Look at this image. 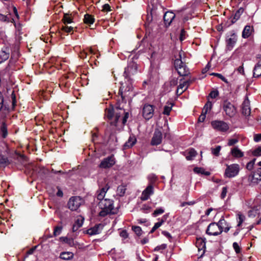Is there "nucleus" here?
Here are the masks:
<instances>
[{"label": "nucleus", "mask_w": 261, "mask_h": 261, "mask_svg": "<svg viewBox=\"0 0 261 261\" xmlns=\"http://www.w3.org/2000/svg\"><path fill=\"white\" fill-rule=\"evenodd\" d=\"M137 139L135 136H130L127 141L123 145V149H127L132 147L136 143Z\"/></svg>", "instance_id": "18"}, {"label": "nucleus", "mask_w": 261, "mask_h": 261, "mask_svg": "<svg viewBox=\"0 0 261 261\" xmlns=\"http://www.w3.org/2000/svg\"><path fill=\"white\" fill-rule=\"evenodd\" d=\"M126 190V186L121 185L117 187V194L120 197L123 196Z\"/></svg>", "instance_id": "29"}, {"label": "nucleus", "mask_w": 261, "mask_h": 261, "mask_svg": "<svg viewBox=\"0 0 261 261\" xmlns=\"http://www.w3.org/2000/svg\"><path fill=\"white\" fill-rule=\"evenodd\" d=\"M95 19L94 17L89 14H86L84 16V22L85 23L89 25L93 24L94 22Z\"/></svg>", "instance_id": "27"}, {"label": "nucleus", "mask_w": 261, "mask_h": 261, "mask_svg": "<svg viewBox=\"0 0 261 261\" xmlns=\"http://www.w3.org/2000/svg\"><path fill=\"white\" fill-rule=\"evenodd\" d=\"M172 106L173 104L172 103H167L164 108V111L163 113L164 115H169L172 110Z\"/></svg>", "instance_id": "32"}, {"label": "nucleus", "mask_w": 261, "mask_h": 261, "mask_svg": "<svg viewBox=\"0 0 261 261\" xmlns=\"http://www.w3.org/2000/svg\"><path fill=\"white\" fill-rule=\"evenodd\" d=\"M179 58L176 59L174 62V67L180 76H185L190 74V71L185 63L181 59V55L179 54Z\"/></svg>", "instance_id": "4"}, {"label": "nucleus", "mask_w": 261, "mask_h": 261, "mask_svg": "<svg viewBox=\"0 0 261 261\" xmlns=\"http://www.w3.org/2000/svg\"><path fill=\"white\" fill-rule=\"evenodd\" d=\"M196 246L199 250H203L204 251L205 249V239L197 238L196 242Z\"/></svg>", "instance_id": "24"}, {"label": "nucleus", "mask_w": 261, "mask_h": 261, "mask_svg": "<svg viewBox=\"0 0 261 261\" xmlns=\"http://www.w3.org/2000/svg\"><path fill=\"white\" fill-rule=\"evenodd\" d=\"M115 164V159L113 155H111L103 159L99 165L100 168H109Z\"/></svg>", "instance_id": "10"}, {"label": "nucleus", "mask_w": 261, "mask_h": 261, "mask_svg": "<svg viewBox=\"0 0 261 261\" xmlns=\"http://www.w3.org/2000/svg\"><path fill=\"white\" fill-rule=\"evenodd\" d=\"M237 70L239 73L244 75L245 74V72H244V67H243V63H242V65L239 66L237 68Z\"/></svg>", "instance_id": "59"}, {"label": "nucleus", "mask_w": 261, "mask_h": 261, "mask_svg": "<svg viewBox=\"0 0 261 261\" xmlns=\"http://www.w3.org/2000/svg\"><path fill=\"white\" fill-rule=\"evenodd\" d=\"M222 108L225 115L230 118L233 117L237 114L236 107L228 100L223 101Z\"/></svg>", "instance_id": "5"}, {"label": "nucleus", "mask_w": 261, "mask_h": 261, "mask_svg": "<svg viewBox=\"0 0 261 261\" xmlns=\"http://www.w3.org/2000/svg\"><path fill=\"white\" fill-rule=\"evenodd\" d=\"M74 224L76 225L79 228L81 227L83 224V219H77Z\"/></svg>", "instance_id": "57"}, {"label": "nucleus", "mask_w": 261, "mask_h": 261, "mask_svg": "<svg viewBox=\"0 0 261 261\" xmlns=\"http://www.w3.org/2000/svg\"><path fill=\"white\" fill-rule=\"evenodd\" d=\"M110 187L106 185L104 187L102 188L101 189H100L99 191H97V198L98 200L101 201L102 200H103L104 197L106 195V193L108 191V190L109 189Z\"/></svg>", "instance_id": "20"}, {"label": "nucleus", "mask_w": 261, "mask_h": 261, "mask_svg": "<svg viewBox=\"0 0 261 261\" xmlns=\"http://www.w3.org/2000/svg\"><path fill=\"white\" fill-rule=\"evenodd\" d=\"M73 253L71 252H62L60 253L59 257L63 260H69L73 257Z\"/></svg>", "instance_id": "26"}, {"label": "nucleus", "mask_w": 261, "mask_h": 261, "mask_svg": "<svg viewBox=\"0 0 261 261\" xmlns=\"http://www.w3.org/2000/svg\"><path fill=\"white\" fill-rule=\"evenodd\" d=\"M115 110L113 108L110 107L106 109L105 116L109 120L114 117Z\"/></svg>", "instance_id": "28"}, {"label": "nucleus", "mask_w": 261, "mask_h": 261, "mask_svg": "<svg viewBox=\"0 0 261 261\" xmlns=\"http://www.w3.org/2000/svg\"><path fill=\"white\" fill-rule=\"evenodd\" d=\"M259 214L258 210L257 207H253L250 210L248 213L249 217H255Z\"/></svg>", "instance_id": "35"}, {"label": "nucleus", "mask_w": 261, "mask_h": 261, "mask_svg": "<svg viewBox=\"0 0 261 261\" xmlns=\"http://www.w3.org/2000/svg\"><path fill=\"white\" fill-rule=\"evenodd\" d=\"M212 106V103L211 101H208L205 105L202 110V112L206 114V113L211 110Z\"/></svg>", "instance_id": "36"}, {"label": "nucleus", "mask_w": 261, "mask_h": 261, "mask_svg": "<svg viewBox=\"0 0 261 261\" xmlns=\"http://www.w3.org/2000/svg\"><path fill=\"white\" fill-rule=\"evenodd\" d=\"M219 95V92L217 90H214L211 92V93L209 94V97H211L212 98H215L216 97H217Z\"/></svg>", "instance_id": "50"}, {"label": "nucleus", "mask_w": 261, "mask_h": 261, "mask_svg": "<svg viewBox=\"0 0 261 261\" xmlns=\"http://www.w3.org/2000/svg\"><path fill=\"white\" fill-rule=\"evenodd\" d=\"M138 66L137 64L134 61H130L128 63L127 67L125 68L124 72V76L126 79H127L129 85L125 88V86L122 84L119 89V94L121 95L122 99L123 100L125 96V93L126 91L127 92L132 90L133 87L131 85L132 80L131 76L135 75L137 72Z\"/></svg>", "instance_id": "1"}, {"label": "nucleus", "mask_w": 261, "mask_h": 261, "mask_svg": "<svg viewBox=\"0 0 261 261\" xmlns=\"http://www.w3.org/2000/svg\"><path fill=\"white\" fill-rule=\"evenodd\" d=\"M62 21L65 24H69L72 22V18L69 14H65L62 19Z\"/></svg>", "instance_id": "34"}, {"label": "nucleus", "mask_w": 261, "mask_h": 261, "mask_svg": "<svg viewBox=\"0 0 261 261\" xmlns=\"http://www.w3.org/2000/svg\"><path fill=\"white\" fill-rule=\"evenodd\" d=\"M211 125L214 129L222 132L227 131L229 128L226 122L221 120L213 121L211 122Z\"/></svg>", "instance_id": "8"}, {"label": "nucleus", "mask_w": 261, "mask_h": 261, "mask_svg": "<svg viewBox=\"0 0 261 261\" xmlns=\"http://www.w3.org/2000/svg\"><path fill=\"white\" fill-rule=\"evenodd\" d=\"M233 248L237 253H239L241 251V248L239 244L237 242H234L232 244Z\"/></svg>", "instance_id": "49"}, {"label": "nucleus", "mask_w": 261, "mask_h": 261, "mask_svg": "<svg viewBox=\"0 0 261 261\" xmlns=\"http://www.w3.org/2000/svg\"><path fill=\"white\" fill-rule=\"evenodd\" d=\"M227 192V187H224L222 188V192H221V198L222 199H224L226 197Z\"/></svg>", "instance_id": "54"}, {"label": "nucleus", "mask_w": 261, "mask_h": 261, "mask_svg": "<svg viewBox=\"0 0 261 261\" xmlns=\"http://www.w3.org/2000/svg\"><path fill=\"white\" fill-rule=\"evenodd\" d=\"M254 141L256 142L261 141V134L255 135L254 136Z\"/></svg>", "instance_id": "62"}, {"label": "nucleus", "mask_w": 261, "mask_h": 261, "mask_svg": "<svg viewBox=\"0 0 261 261\" xmlns=\"http://www.w3.org/2000/svg\"><path fill=\"white\" fill-rule=\"evenodd\" d=\"M231 154L235 158H240L244 156V153L238 147L231 149Z\"/></svg>", "instance_id": "25"}, {"label": "nucleus", "mask_w": 261, "mask_h": 261, "mask_svg": "<svg viewBox=\"0 0 261 261\" xmlns=\"http://www.w3.org/2000/svg\"><path fill=\"white\" fill-rule=\"evenodd\" d=\"M11 97L12 99L13 108H14L16 102V96L14 90H13L12 91H11Z\"/></svg>", "instance_id": "46"}, {"label": "nucleus", "mask_w": 261, "mask_h": 261, "mask_svg": "<svg viewBox=\"0 0 261 261\" xmlns=\"http://www.w3.org/2000/svg\"><path fill=\"white\" fill-rule=\"evenodd\" d=\"M237 221H238V227H240L243 222L245 220V216L242 215L241 213H239L237 214Z\"/></svg>", "instance_id": "33"}, {"label": "nucleus", "mask_w": 261, "mask_h": 261, "mask_svg": "<svg viewBox=\"0 0 261 261\" xmlns=\"http://www.w3.org/2000/svg\"><path fill=\"white\" fill-rule=\"evenodd\" d=\"M62 30L66 33H70L73 30V27L65 26L62 27Z\"/></svg>", "instance_id": "56"}, {"label": "nucleus", "mask_w": 261, "mask_h": 261, "mask_svg": "<svg viewBox=\"0 0 261 261\" xmlns=\"http://www.w3.org/2000/svg\"><path fill=\"white\" fill-rule=\"evenodd\" d=\"M244 12V9L242 8H240L239 9V10L235 13L233 18L232 19L231 21L232 23H234L236 22L237 20H238L239 18L240 17V16L243 14Z\"/></svg>", "instance_id": "31"}, {"label": "nucleus", "mask_w": 261, "mask_h": 261, "mask_svg": "<svg viewBox=\"0 0 261 261\" xmlns=\"http://www.w3.org/2000/svg\"><path fill=\"white\" fill-rule=\"evenodd\" d=\"M103 227L104 225L102 224H96L94 227L88 229L87 230V233L90 236L99 234L101 232Z\"/></svg>", "instance_id": "13"}, {"label": "nucleus", "mask_w": 261, "mask_h": 261, "mask_svg": "<svg viewBox=\"0 0 261 261\" xmlns=\"http://www.w3.org/2000/svg\"><path fill=\"white\" fill-rule=\"evenodd\" d=\"M186 36V32L184 29H182L180 32L179 39L181 41L185 39Z\"/></svg>", "instance_id": "52"}, {"label": "nucleus", "mask_w": 261, "mask_h": 261, "mask_svg": "<svg viewBox=\"0 0 261 261\" xmlns=\"http://www.w3.org/2000/svg\"><path fill=\"white\" fill-rule=\"evenodd\" d=\"M9 58V54L5 51H2L0 54V63L6 60Z\"/></svg>", "instance_id": "43"}, {"label": "nucleus", "mask_w": 261, "mask_h": 261, "mask_svg": "<svg viewBox=\"0 0 261 261\" xmlns=\"http://www.w3.org/2000/svg\"><path fill=\"white\" fill-rule=\"evenodd\" d=\"M206 117V114L202 112L201 115L199 117L198 121L200 122H202L204 121Z\"/></svg>", "instance_id": "61"}, {"label": "nucleus", "mask_w": 261, "mask_h": 261, "mask_svg": "<svg viewBox=\"0 0 261 261\" xmlns=\"http://www.w3.org/2000/svg\"><path fill=\"white\" fill-rule=\"evenodd\" d=\"M129 117V113L125 111V113L123 114V116L122 117V123L123 124H125L127 121V120Z\"/></svg>", "instance_id": "55"}, {"label": "nucleus", "mask_w": 261, "mask_h": 261, "mask_svg": "<svg viewBox=\"0 0 261 261\" xmlns=\"http://www.w3.org/2000/svg\"><path fill=\"white\" fill-rule=\"evenodd\" d=\"M120 236L124 239H126L128 237V233L126 230H122L120 234Z\"/></svg>", "instance_id": "63"}, {"label": "nucleus", "mask_w": 261, "mask_h": 261, "mask_svg": "<svg viewBox=\"0 0 261 261\" xmlns=\"http://www.w3.org/2000/svg\"><path fill=\"white\" fill-rule=\"evenodd\" d=\"M192 83V81L188 80L182 83H180L179 86L177 87L176 90V94L178 95H180L184 91H185Z\"/></svg>", "instance_id": "16"}, {"label": "nucleus", "mask_w": 261, "mask_h": 261, "mask_svg": "<svg viewBox=\"0 0 261 261\" xmlns=\"http://www.w3.org/2000/svg\"><path fill=\"white\" fill-rule=\"evenodd\" d=\"M185 155L187 160H192L197 155L196 151L193 148H190L188 151L185 152Z\"/></svg>", "instance_id": "23"}, {"label": "nucleus", "mask_w": 261, "mask_h": 261, "mask_svg": "<svg viewBox=\"0 0 261 261\" xmlns=\"http://www.w3.org/2000/svg\"><path fill=\"white\" fill-rule=\"evenodd\" d=\"M255 160L256 159H254L253 160H252V161H250L249 163H247L246 165V168L248 170L250 171L253 169Z\"/></svg>", "instance_id": "45"}, {"label": "nucleus", "mask_w": 261, "mask_h": 261, "mask_svg": "<svg viewBox=\"0 0 261 261\" xmlns=\"http://www.w3.org/2000/svg\"><path fill=\"white\" fill-rule=\"evenodd\" d=\"M252 154L254 156H260L261 155V146H259L256 148L253 152Z\"/></svg>", "instance_id": "48"}, {"label": "nucleus", "mask_w": 261, "mask_h": 261, "mask_svg": "<svg viewBox=\"0 0 261 261\" xmlns=\"http://www.w3.org/2000/svg\"><path fill=\"white\" fill-rule=\"evenodd\" d=\"M250 101L248 98L246 97L242 103V113L244 115L248 116L250 115Z\"/></svg>", "instance_id": "15"}, {"label": "nucleus", "mask_w": 261, "mask_h": 261, "mask_svg": "<svg viewBox=\"0 0 261 261\" xmlns=\"http://www.w3.org/2000/svg\"><path fill=\"white\" fill-rule=\"evenodd\" d=\"M111 10V7L109 4H106L102 6V11L105 12H109Z\"/></svg>", "instance_id": "58"}, {"label": "nucleus", "mask_w": 261, "mask_h": 261, "mask_svg": "<svg viewBox=\"0 0 261 261\" xmlns=\"http://www.w3.org/2000/svg\"><path fill=\"white\" fill-rule=\"evenodd\" d=\"M148 179L151 181L153 182L156 180V176L154 174H150L148 176Z\"/></svg>", "instance_id": "64"}, {"label": "nucleus", "mask_w": 261, "mask_h": 261, "mask_svg": "<svg viewBox=\"0 0 261 261\" xmlns=\"http://www.w3.org/2000/svg\"><path fill=\"white\" fill-rule=\"evenodd\" d=\"M239 171V165L237 164H232L230 165H227L224 174L226 177L231 178L237 176Z\"/></svg>", "instance_id": "6"}, {"label": "nucleus", "mask_w": 261, "mask_h": 261, "mask_svg": "<svg viewBox=\"0 0 261 261\" xmlns=\"http://www.w3.org/2000/svg\"><path fill=\"white\" fill-rule=\"evenodd\" d=\"M162 141V133L159 129H155L151 139L150 144L155 146L160 144Z\"/></svg>", "instance_id": "12"}, {"label": "nucleus", "mask_w": 261, "mask_h": 261, "mask_svg": "<svg viewBox=\"0 0 261 261\" xmlns=\"http://www.w3.org/2000/svg\"><path fill=\"white\" fill-rule=\"evenodd\" d=\"M237 41V36L235 33H231L227 36L226 40L227 49L231 50L234 47Z\"/></svg>", "instance_id": "11"}, {"label": "nucleus", "mask_w": 261, "mask_h": 261, "mask_svg": "<svg viewBox=\"0 0 261 261\" xmlns=\"http://www.w3.org/2000/svg\"><path fill=\"white\" fill-rule=\"evenodd\" d=\"M99 206L101 208L99 215L105 217L112 212L114 208L113 201L109 199H105L99 202Z\"/></svg>", "instance_id": "3"}, {"label": "nucleus", "mask_w": 261, "mask_h": 261, "mask_svg": "<svg viewBox=\"0 0 261 261\" xmlns=\"http://www.w3.org/2000/svg\"><path fill=\"white\" fill-rule=\"evenodd\" d=\"M8 160L3 156H0V166H4L7 164Z\"/></svg>", "instance_id": "53"}, {"label": "nucleus", "mask_w": 261, "mask_h": 261, "mask_svg": "<svg viewBox=\"0 0 261 261\" xmlns=\"http://www.w3.org/2000/svg\"><path fill=\"white\" fill-rule=\"evenodd\" d=\"M60 239L62 242L68 244L70 246H72L73 244V240L72 239L68 238L67 237H61Z\"/></svg>", "instance_id": "37"}, {"label": "nucleus", "mask_w": 261, "mask_h": 261, "mask_svg": "<svg viewBox=\"0 0 261 261\" xmlns=\"http://www.w3.org/2000/svg\"><path fill=\"white\" fill-rule=\"evenodd\" d=\"M261 75V68L254 67L253 69V76L255 77H259Z\"/></svg>", "instance_id": "41"}, {"label": "nucleus", "mask_w": 261, "mask_h": 261, "mask_svg": "<svg viewBox=\"0 0 261 261\" xmlns=\"http://www.w3.org/2000/svg\"><path fill=\"white\" fill-rule=\"evenodd\" d=\"M154 114V107L152 105L149 104H145L142 110L143 117L146 120H149L151 119Z\"/></svg>", "instance_id": "9"}, {"label": "nucleus", "mask_w": 261, "mask_h": 261, "mask_svg": "<svg viewBox=\"0 0 261 261\" xmlns=\"http://www.w3.org/2000/svg\"><path fill=\"white\" fill-rule=\"evenodd\" d=\"M226 222L224 219L221 218L218 223H211L208 226L206 233L209 236H218L223 230V227L226 225Z\"/></svg>", "instance_id": "2"}, {"label": "nucleus", "mask_w": 261, "mask_h": 261, "mask_svg": "<svg viewBox=\"0 0 261 261\" xmlns=\"http://www.w3.org/2000/svg\"><path fill=\"white\" fill-rule=\"evenodd\" d=\"M62 227L61 226H56L54 231V236H57L61 233Z\"/></svg>", "instance_id": "47"}, {"label": "nucleus", "mask_w": 261, "mask_h": 261, "mask_svg": "<svg viewBox=\"0 0 261 261\" xmlns=\"http://www.w3.org/2000/svg\"><path fill=\"white\" fill-rule=\"evenodd\" d=\"M168 218V215H164L161 218H159V222L155 223L150 230V233H153L156 229L159 228L167 220Z\"/></svg>", "instance_id": "19"}, {"label": "nucleus", "mask_w": 261, "mask_h": 261, "mask_svg": "<svg viewBox=\"0 0 261 261\" xmlns=\"http://www.w3.org/2000/svg\"><path fill=\"white\" fill-rule=\"evenodd\" d=\"M164 212H165V210L163 208L160 207V208L156 209L154 211V212L152 213V215L154 217H156L158 215L163 214L164 213Z\"/></svg>", "instance_id": "39"}, {"label": "nucleus", "mask_w": 261, "mask_h": 261, "mask_svg": "<svg viewBox=\"0 0 261 261\" xmlns=\"http://www.w3.org/2000/svg\"><path fill=\"white\" fill-rule=\"evenodd\" d=\"M132 229L137 236H140L142 234V231L141 228L140 226H133Z\"/></svg>", "instance_id": "42"}, {"label": "nucleus", "mask_w": 261, "mask_h": 261, "mask_svg": "<svg viewBox=\"0 0 261 261\" xmlns=\"http://www.w3.org/2000/svg\"><path fill=\"white\" fill-rule=\"evenodd\" d=\"M211 75H215V76L218 77L219 79H221L222 81H223L225 83L227 84L228 83L227 80L224 76H223L221 74L218 73H212L211 74Z\"/></svg>", "instance_id": "44"}, {"label": "nucleus", "mask_w": 261, "mask_h": 261, "mask_svg": "<svg viewBox=\"0 0 261 261\" xmlns=\"http://www.w3.org/2000/svg\"><path fill=\"white\" fill-rule=\"evenodd\" d=\"M150 206L147 205H143L141 210L143 211L144 213H147L148 211H150Z\"/></svg>", "instance_id": "60"}, {"label": "nucleus", "mask_w": 261, "mask_h": 261, "mask_svg": "<svg viewBox=\"0 0 261 261\" xmlns=\"http://www.w3.org/2000/svg\"><path fill=\"white\" fill-rule=\"evenodd\" d=\"M221 147L220 146H217L216 148H212V153L213 155L218 156L220 155V151L221 150Z\"/></svg>", "instance_id": "38"}, {"label": "nucleus", "mask_w": 261, "mask_h": 261, "mask_svg": "<svg viewBox=\"0 0 261 261\" xmlns=\"http://www.w3.org/2000/svg\"><path fill=\"white\" fill-rule=\"evenodd\" d=\"M253 31V27L250 25L245 26L242 32V37L244 38H248L250 36H251Z\"/></svg>", "instance_id": "22"}, {"label": "nucleus", "mask_w": 261, "mask_h": 261, "mask_svg": "<svg viewBox=\"0 0 261 261\" xmlns=\"http://www.w3.org/2000/svg\"><path fill=\"white\" fill-rule=\"evenodd\" d=\"M193 171L195 173L197 174H203L206 176H208L211 174L209 171H206L204 168L201 167H195Z\"/></svg>", "instance_id": "30"}, {"label": "nucleus", "mask_w": 261, "mask_h": 261, "mask_svg": "<svg viewBox=\"0 0 261 261\" xmlns=\"http://www.w3.org/2000/svg\"><path fill=\"white\" fill-rule=\"evenodd\" d=\"M238 141H239L238 139H236V138H233V139H229L228 140V146H232L234 144H235L237 143H238Z\"/></svg>", "instance_id": "51"}, {"label": "nucleus", "mask_w": 261, "mask_h": 261, "mask_svg": "<svg viewBox=\"0 0 261 261\" xmlns=\"http://www.w3.org/2000/svg\"><path fill=\"white\" fill-rule=\"evenodd\" d=\"M1 130L2 134V137L3 138H6L7 136V129L6 125H5L4 122H3L2 125L1 126Z\"/></svg>", "instance_id": "40"}, {"label": "nucleus", "mask_w": 261, "mask_h": 261, "mask_svg": "<svg viewBox=\"0 0 261 261\" xmlns=\"http://www.w3.org/2000/svg\"><path fill=\"white\" fill-rule=\"evenodd\" d=\"M153 194V187L151 185L147 187V188L142 192L141 199L143 201L148 199L150 196Z\"/></svg>", "instance_id": "14"}, {"label": "nucleus", "mask_w": 261, "mask_h": 261, "mask_svg": "<svg viewBox=\"0 0 261 261\" xmlns=\"http://www.w3.org/2000/svg\"><path fill=\"white\" fill-rule=\"evenodd\" d=\"M124 113H125L124 110L118 107L116 108L114 114L115 121L114 123L115 125L118 122L119 119L123 115Z\"/></svg>", "instance_id": "21"}, {"label": "nucleus", "mask_w": 261, "mask_h": 261, "mask_svg": "<svg viewBox=\"0 0 261 261\" xmlns=\"http://www.w3.org/2000/svg\"><path fill=\"white\" fill-rule=\"evenodd\" d=\"M83 202V199L79 196L71 197L68 202V207L71 211H76Z\"/></svg>", "instance_id": "7"}, {"label": "nucleus", "mask_w": 261, "mask_h": 261, "mask_svg": "<svg viewBox=\"0 0 261 261\" xmlns=\"http://www.w3.org/2000/svg\"><path fill=\"white\" fill-rule=\"evenodd\" d=\"M175 15L171 11L166 12L164 15V20L165 25L169 26L170 25Z\"/></svg>", "instance_id": "17"}]
</instances>
